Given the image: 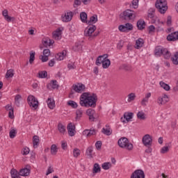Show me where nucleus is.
I'll return each instance as SVG.
<instances>
[{"label":"nucleus","mask_w":178,"mask_h":178,"mask_svg":"<svg viewBox=\"0 0 178 178\" xmlns=\"http://www.w3.org/2000/svg\"><path fill=\"white\" fill-rule=\"evenodd\" d=\"M97 101L98 97L96 94L93 93L90 95L89 92H83L80 97L79 104L81 106H85L86 108H95Z\"/></svg>","instance_id":"obj_1"},{"label":"nucleus","mask_w":178,"mask_h":178,"mask_svg":"<svg viewBox=\"0 0 178 178\" xmlns=\"http://www.w3.org/2000/svg\"><path fill=\"white\" fill-rule=\"evenodd\" d=\"M118 145L120 148L127 149V151H133V144L130 143L129 139L126 137H122L120 138L118 141Z\"/></svg>","instance_id":"obj_2"},{"label":"nucleus","mask_w":178,"mask_h":178,"mask_svg":"<svg viewBox=\"0 0 178 178\" xmlns=\"http://www.w3.org/2000/svg\"><path fill=\"white\" fill-rule=\"evenodd\" d=\"M102 64L103 69H108L111 66V60L108 59V54L99 56L96 60L97 66Z\"/></svg>","instance_id":"obj_3"},{"label":"nucleus","mask_w":178,"mask_h":178,"mask_svg":"<svg viewBox=\"0 0 178 178\" xmlns=\"http://www.w3.org/2000/svg\"><path fill=\"white\" fill-rule=\"evenodd\" d=\"M120 18L121 20H133L136 19V12L130 9L125 10L120 15Z\"/></svg>","instance_id":"obj_4"},{"label":"nucleus","mask_w":178,"mask_h":178,"mask_svg":"<svg viewBox=\"0 0 178 178\" xmlns=\"http://www.w3.org/2000/svg\"><path fill=\"white\" fill-rule=\"evenodd\" d=\"M155 6L160 13L163 15L168 10V2L166 0H156Z\"/></svg>","instance_id":"obj_5"},{"label":"nucleus","mask_w":178,"mask_h":178,"mask_svg":"<svg viewBox=\"0 0 178 178\" xmlns=\"http://www.w3.org/2000/svg\"><path fill=\"white\" fill-rule=\"evenodd\" d=\"M97 30L95 25H89L84 31L85 37H88L89 41H92V33Z\"/></svg>","instance_id":"obj_6"},{"label":"nucleus","mask_w":178,"mask_h":178,"mask_svg":"<svg viewBox=\"0 0 178 178\" xmlns=\"http://www.w3.org/2000/svg\"><path fill=\"white\" fill-rule=\"evenodd\" d=\"M27 101L31 108H33V109L38 108V100L33 95H29L27 98Z\"/></svg>","instance_id":"obj_7"},{"label":"nucleus","mask_w":178,"mask_h":178,"mask_svg":"<svg viewBox=\"0 0 178 178\" xmlns=\"http://www.w3.org/2000/svg\"><path fill=\"white\" fill-rule=\"evenodd\" d=\"M143 144L145 147H151L152 145V137L149 134H146L143 137Z\"/></svg>","instance_id":"obj_8"},{"label":"nucleus","mask_w":178,"mask_h":178,"mask_svg":"<svg viewBox=\"0 0 178 178\" xmlns=\"http://www.w3.org/2000/svg\"><path fill=\"white\" fill-rule=\"evenodd\" d=\"M118 29L123 33H127V31H131L133 30V24L127 23L124 25H120Z\"/></svg>","instance_id":"obj_9"},{"label":"nucleus","mask_w":178,"mask_h":178,"mask_svg":"<svg viewBox=\"0 0 178 178\" xmlns=\"http://www.w3.org/2000/svg\"><path fill=\"white\" fill-rule=\"evenodd\" d=\"M131 178H145V173L143 170H136L131 174Z\"/></svg>","instance_id":"obj_10"},{"label":"nucleus","mask_w":178,"mask_h":178,"mask_svg":"<svg viewBox=\"0 0 178 178\" xmlns=\"http://www.w3.org/2000/svg\"><path fill=\"white\" fill-rule=\"evenodd\" d=\"M133 113L127 112L124 113V118H121V122L122 123H129L131 119H133Z\"/></svg>","instance_id":"obj_11"},{"label":"nucleus","mask_w":178,"mask_h":178,"mask_svg":"<svg viewBox=\"0 0 178 178\" xmlns=\"http://www.w3.org/2000/svg\"><path fill=\"white\" fill-rule=\"evenodd\" d=\"M72 88L75 92H79L80 94H81V92H84L86 90V86L83 83H77L76 85H73Z\"/></svg>","instance_id":"obj_12"},{"label":"nucleus","mask_w":178,"mask_h":178,"mask_svg":"<svg viewBox=\"0 0 178 178\" xmlns=\"http://www.w3.org/2000/svg\"><path fill=\"white\" fill-rule=\"evenodd\" d=\"M67 129L69 136H70V137L74 136V134H76V126L70 122L67 124Z\"/></svg>","instance_id":"obj_13"},{"label":"nucleus","mask_w":178,"mask_h":178,"mask_svg":"<svg viewBox=\"0 0 178 178\" xmlns=\"http://www.w3.org/2000/svg\"><path fill=\"white\" fill-rule=\"evenodd\" d=\"M167 102H169V97L166 95H164L163 97H159L157 99V104L159 105V106L165 105V104H167Z\"/></svg>","instance_id":"obj_14"},{"label":"nucleus","mask_w":178,"mask_h":178,"mask_svg":"<svg viewBox=\"0 0 178 178\" xmlns=\"http://www.w3.org/2000/svg\"><path fill=\"white\" fill-rule=\"evenodd\" d=\"M73 18V12L70 11L65 13L64 15L62 16V22H65L67 23L72 20Z\"/></svg>","instance_id":"obj_15"},{"label":"nucleus","mask_w":178,"mask_h":178,"mask_svg":"<svg viewBox=\"0 0 178 178\" xmlns=\"http://www.w3.org/2000/svg\"><path fill=\"white\" fill-rule=\"evenodd\" d=\"M2 15L3 16L5 20L8 23H10V22H15V17L9 16L8 10L6 9L3 10Z\"/></svg>","instance_id":"obj_16"},{"label":"nucleus","mask_w":178,"mask_h":178,"mask_svg":"<svg viewBox=\"0 0 178 178\" xmlns=\"http://www.w3.org/2000/svg\"><path fill=\"white\" fill-rule=\"evenodd\" d=\"M86 114L89 116V120H90V122L95 120V110L89 108L86 111Z\"/></svg>","instance_id":"obj_17"},{"label":"nucleus","mask_w":178,"mask_h":178,"mask_svg":"<svg viewBox=\"0 0 178 178\" xmlns=\"http://www.w3.org/2000/svg\"><path fill=\"white\" fill-rule=\"evenodd\" d=\"M178 31L172 32L167 36L168 41H177Z\"/></svg>","instance_id":"obj_18"},{"label":"nucleus","mask_w":178,"mask_h":178,"mask_svg":"<svg viewBox=\"0 0 178 178\" xmlns=\"http://www.w3.org/2000/svg\"><path fill=\"white\" fill-rule=\"evenodd\" d=\"M102 133L105 136H111L112 134V129L109 124H106L105 128H102Z\"/></svg>","instance_id":"obj_19"},{"label":"nucleus","mask_w":178,"mask_h":178,"mask_svg":"<svg viewBox=\"0 0 178 178\" xmlns=\"http://www.w3.org/2000/svg\"><path fill=\"white\" fill-rule=\"evenodd\" d=\"M60 35H62V29L60 28L57 29V30L53 33V38H54V40H60Z\"/></svg>","instance_id":"obj_20"},{"label":"nucleus","mask_w":178,"mask_h":178,"mask_svg":"<svg viewBox=\"0 0 178 178\" xmlns=\"http://www.w3.org/2000/svg\"><path fill=\"white\" fill-rule=\"evenodd\" d=\"M97 22H98V15H94L90 17V20L88 22V24H89V26H92V24H95Z\"/></svg>","instance_id":"obj_21"},{"label":"nucleus","mask_w":178,"mask_h":178,"mask_svg":"<svg viewBox=\"0 0 178 178\" xmlns=\"http://www.w3.org/2000/svg\"><path fill=\"white\" fill-rule=\"evenodd\" d=\"M136 26L138 30H144V29H145V21L143 19H139L137 22Z\"/></svg>","instance_id":"obj_22"},{"label":"nucleus","mask_w":178,"mask_h":178,"mask_svg":"<svg viewBox=\"0 0 178 178\" xmlns=\"http://www.w3.org/2000/svg\"><path fill=\"white\" fill-rule=\"evenodd\" d=\"M82 117H83V110L81 108H78L76 111V117H75L76 122L80 120V119H81Z\"/></svg>","instance_id":"obj_23"},{"label":"nucleus","mask_w":178,"mask_h":178,"mask_svg":"<svg viewBox=\"0 0 178 178\" xmlns=\"http://www.w3.org/2000/svg\"><path fill=\"white\" fill-rule=\"evenodd\" d=\"M19 175L20 176L26 177L30 175V169L27 168H22L19 170Z\"/></svg>","instance_id":"obj_24"},{"label":"nucleus","mask_w":178,"mask_h":178,"mask_svg":"<svg viewBox=\"0 0 178 178\" xmlns=\"http://www.w3.org/2000/svg\"><path fill=\"white\" fill-rule=\"evenodd\" d=\"M136 49H140V48L143 47L144 45V39L143 38H138L136 41Z\"/></svg>","instance_id":"obj_25"},{"label":"nucleus","mask_w":178,"mask_h":178,"mask_svg":"<svg viewBox=\"0 0 178 178\" xmlns=\"http://www.w3.org/2000/svg\"><path fill=\"white\" fill-rule=\"evenodd\" d=\"M47 104L49 109H54V108H55V101L54 100V99L49 97L47 100Z\"/></svg>","instance_id":"obj_26"},{"label":"nucleus","mask_w":178,"mask_h":178,"mask_svg":"<svg viewBox=\"0 0 178 178\" xmlns=\"http://www.w3.org/2000/svg\"><path fill=\"white\" fill-rule=\"evenodd\" d=\"M162 55L164 56L165 59H169L170 58V52L168 50V49H165L163 47Z\"/></svg>","instance_id":"obj_27"},{"label":"nucleus","mask_w":178,"mask_h":178,"mask_svg":"<svg viewBox=\"0 0 178 178\" xmlns=\"http://www.w3.org/2000/svg\"><path fill=\"white\" fill-rule=\"evenodd\" d=\"M102 168L104 170H109L112 168V163L111 162H105L102 165Z\"/></svg>","instance_id":"obj_28"},{"label":"nucleus","mask_w":178,"mask_h":178,"mask_svg":"<svg viewBox=\"0 0 178 178\" xmlns=\"http://www.w3.org/2000/svg\"><path fill=\"white\" fill-rule=\"evenodd\" d=\"M80 19L82 23H87V13L86 12H81L80 13Z\"/></svg>","instance_id":"obj_29"},{"label":"nucleus","mask_w":178,"mask_h":178,"mask_svg":"<svg viewBox=\"0 0 178 178\" xmlns=\"http://www.w3.org/2000/svg\"><path fill=\"white\" fill-rule=\"evenodd\" d=\"M40 143V138L38 136H34L33 139V147L37 148Z\"/></svg>","instance_id":"obj_30"},{"label":"nucleus","mask_w":178,"mask_h":178,"mask_svg":"<svg viewBox=\"0 0 178 178\" xmlns=\"http://www.w3.org/2000/svg\"><path fill=\"white\" fill-rule=\"evenodd\" d=\"M93 173H99L101 172V167L99 166V164L95 163L93 165Z\"/></svg>","instance_id":"obj_31"},{"label":"nucleus","mask_w":178,"mask_h":178,"mask_svg":"<svg viewBox=\"0 0 178 178\" xmlns=\"http://www.w3.org/2000/svg\"><path fill=\"white\" fill-rule=\"evenodd\" d=\"M163 48L161 47H157L155 49V56H161L162 55Z\"/></svg>","instance_id":"obj_32"},{"label":"nucleus","mask_w":178,"mask_h":178,"mask_svg":"<svg viewBox=\"0 0 178 178\" xmlns=\"http://www.w3.org/2000/svg\"><path fill=\"white\" fill-rule=\"evenodd\" d=\"M54 44V40H51V39H45L43 40V45L44 47H51Z\"/></svg>","instance_id":"obj_33"},{"label":"nucleus","mask_w":178,"mask_h":178,"mask_svg":"<svg viewBox=\"0 0 178 178\" xmlns=\"http://www.w3.org/2000/svg\"><path fill=\"white\" fill-rule=\"evenodd\" d=\"M171 60L174 65H178V52L175 54L174 56L171 58Z\"/></svg>","instance_id":"obj_34"},{"label":"nucleus","mask_w":178,"mask_h":178,"mask_svg":"<svg viewBox=\"0 0 178 178\" xmlns=\"http://www.w3.org/2000/svg\"><path fill=\"white\" fill-rule=\"evenodd\" d=\"M58 129L59 132L61 133L62 134H64V133L66 131V127L61 123L58 124Z\"/></svg>","instance_id":"obj_35"},{"label":"nucleus","mask_w":178,"mask_h":178,"mask_svg":"<svg viewBox=\"0 0 178 178\" xmlns=\"http://www.w3.org/2000/svg\"><path fill=\"white\" fill-rule=\"evenodd\" d=\"M159 84L161 87L163 88V90H165V91H169V90H170V86H169V85L166 84L165 82L160 81Z\"/></svg>","instance_id":"obj_36"},{"label":"nucleus","mask_w":178,"mask_h":178,"mask_svg":"<svg viewBox=\"0 0 178 178\" xmlns=\"http://www.w3.org/2000/svg\"><path fill=\"white\" fill-rule=\"evenodd\" d=\"M58 152V147H56V145L54 144L51 146V155H56V153Z\"/></svg>","instance_id":"obj_37"},{"label":"nucleus","mask_w":178,"mask_h":178,"mask_svg":"<svg viewBox=\"0 0 178 178\" xmlns=\"http://www.w3.org/2000/svg\"><path fill=\"white\" fill-rule=\"evenodd\" d=\"M137 118L140 120H145V113H144V112L143 111H139L137 113Z\"/></svg>","instance_id":"obj_38"},{"label":"nucleus","mask_w":178,"mask_h":178,"mask_svg":"<svg viewBox=\"0 0 178 178\" xmlns=\"http://www.w3.org/2000/svg\"><path fill=\"white\" fill-rule=\"evenodd\" d=\"M67 105L72 106L74 109H76L78 106L77 103L73 100H70L67 102Z\"/></svg>","instance_id":"obj_39"},{"label":"nucleus","mask_w":178,"mask_h":178,"mask_svg":"<svg viewBox=\"0 0 178 178\" xmlns=\"http://www.w3.org/2000/svg\"><path fill=\"white\" fill-rule=\"evenodd\" d=\"M20 99H22V96L20 95H17L15 98V105L17 106H20Z\"/></svg>","instance_id":"obj_40"},{"label":"nucleus","mask_w":178,"mask_h":178,"mask_svg":"<svg viewBox=\"0 0 178 178\" xmlns=\"http://www.w3.org/2000/svg\"><path fill=\"white\" fill-rule=\"evenodd\" d=\"M35 59V52L31 51L30 53L29 63L31 65Z\"/></svg>","instance_id":"obj_41"},{"label":"nucleus","mask_w":178,"mask_h":178,"mask_svg":"<svg viewBox=\"0 0 178 178\" xmlns=\"http://www.w3.org/2000/svg\"><path fill=\"white\" fill-rule=\"evenodd\" d=\"M136 99V94L135 93H130L128 95V102H131Z\"/></svg>","instance_id":"obj_42"},{"label":"nucleus","mask_w":178,"mask_h":178,"mask_svg":"<svg viewBox=\"0 0 178 178\" xmlns=\"http://www.w3.org/2000/svg\"><path fill=\"white\" fill-rule=\"evenodd\" d=\"M50 86L55 90V88H58L59 85H58V81L56 80H52Z\"/></svg>","instance_id":"obj_43"},{"label":"nucleus","mask_w":178,"mask_h":178,"mask_svg":"<svg viewBox=\"0 0 178 178\" xmlns=\"http://www.w3.org/2000/svg\"><path fill=\"white\" fill-rule=\"evenodd\" d=\"M14 76L13 70H8L6 74V78L9 79L10 77H13Z\"/></svg>","instance_id":"obj_44"},{"label":"nucleus","mask_w":178,"mask_h":178,"mask_svg":"<svg viewBox=\"0 0 178 178\" xmlns=\"http://www.w3.org/2000/svg\"><path fill=\"white\" fill-rule=\"evenodd\" d=\"M38 76L40 77V79H45V77H47V76H48L47 71H42V72H40L38 73Z\"/></svg>","instance_id":"obj_45"},{"label":"nucleus","mask_w":178,"mask_h":178,"mask_svg":"<svg viewBox=\"0 0 178 178\" xmlns=\"http://www.w3.org/2000/svg\"><path fill=\"white\" fill-rule=\"evenodd\" d=\"M80 155V149L75 148L73 150V156L74 158H77Z\"/></svg>","instance_id":"obj_46"},{"label":"nucleus","mask_w":178,"mask_h":178,"mask_svg":"<svg viewBox=\"0 0 178 178\" xmlns=\"http://www.w3.org/2000/svg\"><path fill=\"white\" fill-rule=\"evenodd\" d=\"M81 2H83L81 0H74V8H79V6H81Z\"/></svg>","instance_id":"obj_47"},{"label":"nucleus","mask_w":178,"mask_h":178,"mask_svg":"<svg viewBox=\"0 0 178 178\" xmlns=\"http://www.w3.org/2000/svg\"><path fill=\"white\" fill-rule=\"evenodd\" d=\"M154 16H155V10H154V8H151L148 13V17L152 19Z\"/></svg>","instance_id":"obj_48"},{"label":"nucleus","mask_w":178,"mask_h":178,"mask_svg":"<svg viewBox=\"0 0 178 178\" xmlns=\"http://www.w3.org/2000/svg\"><path fill=\"white\" fill-rule=\"evenodd\" d=\"M92 150H93V148L92 146H90L89 147H88L86 152L88 156H90V157L92 156Z\"/></svg>","instance_id":"obj_49"},{"label":"nucleus","mask_w":178,"mask_h":178,"mask_svg":"<svg viewBox=\"0 0 178 178\" xmlns=\"http://www.w3.org/2000/svg\"><path fill=\"white\" fill-rule=\"evenodd\" d=\"M16 129H12L10 131V138H15L16 137Z\"/></svg>","instance_id":"obj_50"},{"label":"nucleus","mask_w":178,"mask_h":178,"mask_svg":"<svg viewBox=\"0 0 178 178\" xmlns=\"http://www.w3.org/2000/svg\"><path fill=\"white\" fill-rule=\"evenodd\" d=\"M169 151V146H164L161 149V154H166Z\"/></svg>","instance_id":"obj_51"},{"label":"nucleus","mask_w":178,"mask_h":178,"mask_svg":"<svg viewBox=\"0 0 178 178\" xmlns=\"http://www.w3.org/2000/svg\"><path fill=\"white\" fill-rule=\"evenodd\" d=\"M74 51H80L81 49V44L79 43H76L73 47Z\"/></svg>","instance_id":"obj_52"},{"label":"nucleus","mask_w":178,"mask_h":178,"mask_svg":"<svg viewBox=\"0 0 178 178\" xmlns=\"http://www.w3.org/2000/svg\"><path fill=\"white\" fill-rule=\"evenodd\" d=\"M132 6L134 9H137V8H138V0H133Z\"/></svg>","instance_id":"obj_53"},{"label":"nucleus","mask_w":178,"mask_h":178,"mask_svg":"<svg viewBox=\"0 0 178 178\" xmlns=\"http://www.w3.org/2000/svg\"><path fill=\"white\" fill-rule=\"evenodd\" d=\"M95 147L97 149H101V147H102V142L100 140H98L95 143Z\"/></svg>","instance_id":"obj_54"},{"label":"nucleus","mask_w":178,"mask_h":178,"mask_svg":"<svg viewBox=\"0 0 178 178\" xmlns=\"http://www.w3.org/2000/svg\"><path fill=\"white\" fill-rule=\"evenodd\" d=\"M43 55L46 56H49V55H51V51L49 50V49H44L43 50Z\"/></svg>","instance_id":"obj_55"},{"label":"nucleus","mask_w":178,"mask_h":178,"mask_svg":"<svg viewBox=\"0 0 178 178\" xmlns=\"http://www.w3.org/2000/svg\"><path fill=\"white\" fill-rule=\"evenodd\" d=\"M147 103H148V99L147 97L143 98L141 101V105L143 106H147Z\"/></svg>","instance_id":"obj_56"},{"label":"nucleus","mask_w":178,"mask_h":178,"mask_svg":"<svg viewBox=\"0 0 178 178\" xmlns=\"http://www.w3.org/2000/svg\"><path fill=\"white\" fill-rule=\"evenodd\" d=\"M96 134H97V130L89 129V137H91V136H95Z\"/></svg>","instance_id":"obj_57"},{"label":"nucleus","mask_w":178,"mask_h":178,"mask_svg":"<svg viewBox=\"0 0 178 178\" xmlns=\"http://www.w3.org/2000/svg\"><path fill=\"white\" fill-rule=\"evenodd\" d=\"M56 58L57 59V60H63L65 57H63L62 54H60V53H58V54H56Z\"/></svg>","instance_id":"obj_58"},{"label":"nucleus","mask_w":178,"mask_h":178,"mask_svg":"<svg viewBox=\"0 0 178 178\" xmlns=\"http://www.w3.org/2000/svg\"><path fill=\"white\" fill-rule=\"evenodd\" d=\"M67 67L70 70H72L73 69H76V65H74V63H71L67 65Z\"/></svg>","instance_id":"obj_59"},{"label":"nucleus","mask_w":178,"mask_h":178,"mask_svg":"<svg viewBox=\"0 0 178 178\" xmlns=\"http://www.w3.org/2000/svg\"><path fill=\"white\" fill-rule=\"evenodd\" d=\"M48 57H49L48 56H45V55L40 56V59H41L42 62H47Z\"/></svg>","instance_id":"obj_60"},{"label":"nucleus","mask_w":178,"mask_h":178,"mask_svg":"<svg viewBox=\"0 0 178 178\" xmlns=\"http://www.w3.org/2000/svg\"><path fill=\"white\" fill-rule=\"evenodd\" d=\"M29 152H30V149L29 147L24 148L23 155H29Z\"/></svg>","instance_id":"obj_61"},{"label":"nucleus","mask_w":178,"mask_h":178,"mask_svg":"<svg viewBox=\"0 0 178 178\" xmlns=\"http://www.w3.org/2000/svg\"><path fill=\"white\" fill-rule=\"evenodd\" d=\"M61 148H63V149H66V148H67V143H66V142L65 141H62L61 142Z\"/></svg>","instance_id":"obj_62"},{"label":"nucleus","mask_w":178,"mask_h":178,"mask_svg":"<svg viewBox=\"0 0 178 178\" xmlns=\"http://www.w3.org/2000/svg\"><path fill=\"white\" fill-rule=\"evenodd\" d=\"M167 25L171 26L172 25V17L168 16L167 18Z\"/></svg>","instance_id":"obj_63"},{"label":"nucleus","mask_w":178,"mask_h":178,"mask_svg":"<svg viewBox=\"0 0 178 178\" xmlns=\"http://www.w3.org/2000/svg\"><path fill=\"white\" fill-rule=\"evenodd\" d=\"M54 65H55V59H51L49 60L48 65L50 66V67H54Z\"/></svg>","instance_id":"obj_64"}]
</instances>
